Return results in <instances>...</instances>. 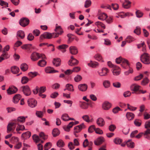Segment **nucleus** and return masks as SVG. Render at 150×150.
<instances>
[{"label": "nucleus", "mask_w": 150, "mask_h": 150, "mask_svg": "<svg viewBox=\"0 0 150 150\" xmlns=\"http://www.w3.org/2000/svg\"><path fill=\"white\" fill-rule=\"evenodd\" d=\"M27 117L19 116L17 118V121L18 122H20L21 123H23L25 122V119Z\"/></svg>", "instance_id": "473e14b6"}, {"label": "nucleus", "mask_w": 150, "mask_h": 150, "mask_svg": "<svg viewBox=\"0 0 150 150\" xmlns=\"http://www.w3.org/2000/svg\"><path fill=\"white\" fill-rule=\"evenodd\" d=\"M98 65V64L96 62H93L91 61L88 64V65L93 68H95Z\"/></svg>", "instance_id": "4c0bfd02"}, {"label": "nucleus", "mask_w": 150, "mask_h": 150, "mask_svg": "<svg viewBox=\"0 0 150 150\" xmlns=\"http://www.w3.org/2000/svg\"><path fill=\"white\" fill-rule=\"evenodd\" d=\"M86 126L83 123L77 125L74 127V134L76 135V133L80 132L83 129L85 128Z\"/></svg>", "instance_id": "423d86ee"}, {"label": "nucleus", "mask_w": 150, "mask_h": 150, "mask_svg": "<svg viewBox=\"0 0 150 150\" xmlns=\"http://www.w3.org/2000/svg\"><path fill=\"white\" fill-rule=\"evenodd\" d=\"M32 45L31 44H25L22 46L21 47L24 50L29 49L31 48Z\"/></svg>", "instance_id": "ea45409f"}, {"label": "nucleus", "mask_w": 150, "mask_h": 150, "mask_svg": "<svg viewBox=\"0 0 150 150\" xmlns=\"http://www.w3.org/2000/svg\"><path fill=\"white\" fill-rule=\"evenodd\" d=\"M17 88L14 86L10 87L7 90V93L9 95H11L16 93L18 91Z\"/></svg>", "instance_id": "9b49d317"}, {"label": "nucleus", "mask_w": 150, "mask_h": 150, "mask_svg": "<svg viewBox=\"0 0 150 150\" xmlns=\"http://www.w3.org/2000/svg\"><path fill=\"white\" fill-rule=\"evenodd\" d=\"M69 116L68 115L66 114H63L61 117L62 119L64 121H68V118Z\"/></svg>", "instance_id": "3c124183"}, {"label": "nucleus", "mask_w": 150, "mask_h": 150, "mask_svg": "<svg viewBox=\"0 0 150 150\" xmlns=\"http://www.w3.org/2000/svg\"><path fill=\"white\" fill-rule=\"evenodd\" d=\"M134 32L137 35H139L141 33L140 28L139 26H137L136 27V29L134 30Z\"/></svg>", "instance_id": "8fccbe9b"}, {"label": "nucleus", "mask_w": 150, "mask_h": 150, "mask_svg": "<svg viewBox=\"0 0 150 150\" xmlns=\"http://www.w3.org/2000/svg\"><path fill=\"white\" fill-rule=\"evenodd\" d=\"M127 118L128 120H133L134 117V114L130 112H127L126 115Z\"/></svg>", "instance_id": "393cba45"}, {"label": "nucleus", "mask_w": 150, "mask_h": 150, "mask_svg": "<svg viewBox=\"0 0 150 150\" xmlns=\"http://www.w3.org/2000/svg\"><path fill=\"white\" fill-rule=\"evenodd\" d=\"M82 79V77L81 75H77L74 78L75 81L78 82L81 81Z\"/></svg>", "instance_id": "864d4df0"}, {"label": "nucleus", "mask_w": 150, "mask_h": 150, "mask_svg": "<svg viewBox=\"0 0 150 150\" xmlns=\"http://www.w3.org/2000/svg\"><path fill=\"white\" fill-rule=\"evenodd\" d=\"M59 131L57 129H53L52 134L54 137H56L59 135Z\"/></svg>", "instance_id": "f704fd0d"}, {"label": "nucleus", "mask_w": 150, "mask_h": 150, "mask_svg": "<svg viewBox=\"0 0 150 150\" xmlns=\"http://www.w3.org/2000/svg\"><path fill=\"white\" fill-rule=\"evenodd\" d=\"M19 71V69L16 66L12 67L11 68V71L14 74H16L18 73Z\"/></svg>", "instance_id": "2f4dec72"}, {"label": "nucleus", "mask_w": 150, "mask_h": 150, "mask_svg": "<svg viewBox=\"0 0 150 150\" xmlns=\"http://www.w3.org/2000/svg\"><path fill=\"white\" fill-rule=\"evenodd\" d=\"M57 145L59 147H63L64 145V143L62 140H59L57 142Z\"/></svg>", "instance_id": "a19ab883"}, {"label": "nucleus", "mask_w": 150, "mask_h": 150, "mask_svg": "<svg viewBox=\"0 0 150 150\" xmlns=\"http://www.w3.org/2000/svg\"><path fill=\"white\" fill-rule=\"evenodd\" d=\"M21 96L19 94L16 95L13 97V102L15 103H18L20 98H21Z\"/></svg>", "instance_id": "a878e982"}, {"label": "nucleus", "mask_w": 150, "mask_h": 150, "mask_svg": "<svg viewBox=\"0 0 150 150\" xmlns=\"http://www.w3.org/2000/svg\"><path fill=\"white\" fill-rule=\"evenodd\" d=\"M127 108L131 111H133L135 110L137 108L136 107L131 106L128 104H127Z\"/></svg>", "instance_id": "69168bd1"}, {"label": "nucleus", "mask_w": 150, "mask_h": 150, "mask_svg": "<svg viewBox=\"0 0 150 150\" xmlns=\"http://www.w3.org/2000/svg\"><path fill=\"white\" fill-rule=\"evenodd\" d=\"M30 22L29 19L26 18H23L19 21L20 24L23 27H25L28 25Z\"/></svg>", "instance_id": "20e7f679"}, {"label": "nucleus", "mask_w": 150, "mask_h": 150, "mask_svg": "<svg viewBox=\"0 0 150 150\" xmlns=\"http://www.w3.org/2000/svg\"><path fill=\"white\" fill-rule=\"evenodd\" d=\"M31 133L29 131H27L25 133H23L21 135V137L24 139H27L29 138L31 136Z\"/></svg>", "instance_id": "b1692460"}, {"label": "nucleus", "mask_w": 150, "mask_h": 150, "mask_svg": "<svg viewBox=\"0 0 150 150\" xmlns=\"http://www.w3.org/2000/svg\"><path fill=\"white\" fill-rule=\"evenodd\" d=\"M17 35L18 37H19L20 38L23 39L25 37V33L23 31L20 30L17 32Z\"/></svg>", "instance_id": "5701e85b"}, {"label": "nucleus", "mask_w": 150, "mask_h": 150, "mask_svg": "<svg viewBox=\"0 0 150 150\" xmlns=\"http://www.w3.org/2000/svg\"><path fill=\"white\" fill-rule=\"evenodd\" d=\"M141 60L143 63L146 64H150V55L147 53H144L141 56Z\"/></svg>", "instance_id": "f03ea898"}, {"label": "nucleus", "mask_w": 150, "mask_h": 150, "mask_svg": "<svg viewBox=\"0 0 150 150\" xmlns=\"http://www.w3.org/2000/svg\"><path fill=\"white\" fill-rule=\"evenodd\" d=\"M126 41L128 43H130L135 40L134 38L132 37L129 36L126 38Z\"/></svg>", "instance_id": "a18cd8bd"}, {"label": "nucleus", "mask_w": 150, "mask_h": 150, "mask_svg": "<svg viewBox=\"0 0 150 150\" xmlns=\"http://www.w3.org/2000/svg\"><path fill=\"white\" fill-rule=\"evenodd\" d=\"M80 107L82 109H87L88 108V104L85 102H83L80 104Z\"/></svg>", "instance_id": "49530a36"}, {"label": "nucleus", "mask_w": 150, "mask_h": 150, "mask_svg": "<svg viewBox=\"0 0 150 150\" xmlns=\"http://www.w3.org/2000/svg\"><path fill=\"white\" fill-rule=\"evenodd\" d=\"M104 44L107 46H110L111 45V43L110 40L106 39L104 40Z\"/></svg>", "instance_id": "338daca9"}, {"label": "nucleus", "mask_w": 150, "mask_h": 150, "mask_svg": "<svg viewBox=\"0 0 150 150\" xmlns=\"http://www.w3.org/2000/svg\"><path fill=\"white\" fill-rule=\"evenodd\" d=\"M29 79L26 76H23L22 77L21 81L22 83L25 84L27 83L29 81Z\"/></svg>", "instance_id": "37998d69"}, {"label": "nucleus", "mask_w": 150, "mask_h": 150, "mask_svg": "<svg viewBox=\"0 0 150 150\" xmlns=\"http://www.w3.org/2000/svg\"><path fill=\"white\" fill-rule=\"evenodd\" d=\"M70 52L72 54H76L78 52V51L77 48L74 46H71L69 48Z\"/></svg>", "instance_id": "2eb2a0df"}, {"label": "nucleus", "mask_w": 150, "mask_h": 150, "mask_svg": "<svg viewBox=\"0 0 150 150\" xmlns=\"http://www.w3.org/2000/svg\"><path fill=\"white\" fill-rule=\"evenodd\" d=\"M36 114L38 117H42L43 116V113L41 111H36Z\"/></svg>", "instance_id": "052dcab7"}, {"label": "nucleus", "mask_w": 150, "mask_h": 150, "mask_svg": "<svg viewBox=\"0 0 150 150\" xmlns=\"http://www.w3.org/2000/svg\"><path fill=\"white\" fill-rule=\"evenodd\" d=\"M111 103L108 101H105L104 102V110H108L111 107Z\"/></svg>", "instance_id": "4be33fe9"}, {"label": "nucleus", "mask_w": 150, "mask_h": 150, "mask_svg": "<svg viewBox=\"0 0 150 150\" xmlns=\"http://www.w3.org/2000/svg\"><path fill=\"white\" fill-rule=\"evenodd\" d=\"M66 88H67V90L70 91H74V89L72 85L70 84H67L65 86Z\"/></svg>", "instance_id": "72a5a7b5"}, {"label": "nucleus", "mask_w": 150, "mask_h": 150, "mask_svg": "<svg viewBox=\"0 0 150 150\" xmlns=\"http://www.w3.org/2000/svg\"><path fill=\"white\" fill-rule=\"evenodd\" d=\"M68 46L67 45L63 44L59 45L58 47V49L59 50L63 49V50L62 51V52L64 53L66 51V49L67 48Z\"/></svg>", "instance_id": "bb28decb"}, {"label": "nucleus", "mask_w": 150, "mask_h": 150, "mask_svg": "<svg viewBox=\"0 0 150 150\" xmlns=\"http://www.w3.org/2000/svg\"><path fill=\"white\" fill-rule=\"evenodd\" d=\"M54 31L56 32H57L58 31L59 32V33H60V35H61L63 33V31L61 26H58L57 24H56V28L54 29Z\"/></svg>", "instance_id": "c85d7f7f"}, {"label": "nucleus", "mask_w": 150, "mask_h": 150, "mask_svg": "<svg viewBox=\"0 0 150 150\" xmlns=\"http://www.w3.org/2000/svg\"><path fill=\"white\" fill-rule=\"evenodd\" d=\"M122 142V140L118 138H115L114 140V142L117 144H120Z\"/></svg>", "instance_id": "09e8293b"}, {"label": "nucleus", "mask_w": 150, "mask_h": 150, "mask_svg": "<svg viewBox=\"0 0 150 150\" xmlns=\"http://www.w3.org/2000/svg\"><path fill=\"white\" fill-rule=\"evenodd\" d=\"M40 58L45 59L46 57L43 54H40L36 52H33L30 55L31 59L33 61H36Z\"/></svg>", "instance_id": "f257e3e1"}, {"label": "nucleus", "mask_w": 150, "mask_h": 150, "mask_svg": "<svg viewBox=\"0 0 150 150\" xmlns=\"http://www.w3.org/2000/svg\"><path fill=\"white\" fill-rule=\"evenodd\" d=\"M113 86L117 88H120L121 86V83L118 82H115L113 83Z\"/></svg>", "instance_id": "e2e57ef3"}, {"label": "nucleus", "mask_w": 150, "mask_h": 150, "mask_svg": "<svg viewBox=\"0 0 150 150\" xmlns=\"http://www.w3.org/2000/svg\"><path fill=\"white\" fill-rule=\"evenodd\" d=\"M52 36V33L48 32H45L41 35L40 37V39L43 40L44 39H50Z\"/></svg>", "instance_id": "1a4fd4ad"}, {"label": "nucleus", "mask_w": 150, "mask_h": 150, "mask_svg": "<svg viewBox=\"0 0 150 150\" xmlns=\"http://www.w3.org/2000/svg\"><path fill=\"white\" fill-rule=\"evenodd\" d=\"M74 125V122H70L68 125H67L66 128L65 129V130L67 132L69 131L70 128L72 127Z\"/></svg>", "instance_id": "79ce46f5"}, {"label": "nucleus", "mask_w": 150, "mask_h": 150, "mask_svg": "<svg viewBox=\"0 0 150 150\" xmlns=\"http://www.w3.org/2000/svg\"><path fill=\"white\" fill-rule=\"evenodd\" d=\"M32 137L33 140L35 142L38 143L40 141V139L39 136L36 134L33 135Z\"/></svg>", "instance_id": "de8ad7c7"}, {"label": "nucleus", "mask_w": 150, "mask_h": 150, "mask_svg": "<svg viewBox=\"0 0 150 150\" xmlns=\"http://www.w3.org/2000/svg\"><path fill=\"white\" fill-rule=\"evenodd\" d=\"M79 61L76 59H70L69 61L68 64L71 66L77 65L79 63Z\"/></svg>", "instance_id": "6ab92c4d"}, {"label": "nucleus", "mask_w": 150, "mask_h": 150, "mask_svg": "<svg viewBox=\"0 0 150 150\" xmlns=\"http://www.w3.org/2000/svg\"><path fill=\"white\" fill-rule=\"evenodd\" d=\"M113 75L117 76L120 73L121 69L118 67L115 66L112 70Z\"/></svg>", "instance_id": "f8f14e48"}, {"label": "nucleus", "mask_w": 150, "mask_h": 150, "mask_svg": "<svg viewBox=\"0 0 150 150\" xmlns=\"http://www.w3.org/2000/svg\"><path fill=\"white\" fill-rule=\"evenodd\" d=\"M20 68L23 71H25L28 69V66L26 64L23 63L21 65Z\"/></svg>", "instance_id": "c9c22d12"}, {"label": "nucleus", "mask_w": 150, "mask_h": 150, "mask_svg": "<svg viewBox=\"0 0 150 150\" xmlns=\"http://www.w3.org/2000/svg\"><path fill=\"white\" fill-rule=\"evenodd\" d=\"M97 124L100 126L103 125V119L102 118H99L97 120Z\"/></svg>", "instance_id": "e433bc0d"}, {"label": "nucleus", "mask_w": 150, "mask_h": 150, "mask_svg": "<svg viewBox=\"0 0 150 150\" xmlns=\"http://www.w3.org/2000/svg\"><path fill=\"white\" fill-rule=\"evenodd\" d=\"M131 3L128 0H125L122 4V6L125 8L128 9L131 7Z\"/></svg>", "instance_id": "a211bd4d"}, {"label": "nucleus", "mask_w": 150, "mask_h": 150, "mask_svg": "<svg viewBox=\"0 0 150 150\" xmlns=\"http://www.w3.org/2000/svg\"><path fill=\"white\" fill-rule=\"evenodd\" d=\"M145 128L147 129L145 131V134L150 133V121H147L145 122L144 125Z\"/></svg>", "instance_id": "f3484780"}, {"label": "nucleus", "mask_w": 150, "mask_h": 150, "mask_svg": "<svg viewBox=\"0 0 150 150\" xmlns=\"http://www.w3.org/2000/svg\"><path fill=\"white\" fill-rule=\"evenodd\" d=\"M94 58L99 61L103 62L102 57L99 54H96L94 56Z\"/></svg>", "instance_id": "58836bf2"}, {"label": "nucleus", "mask_w": 150, "mask_h": 150, "mask_svg": "<svg viewBox=\"0 0 150 150\" xmlns=\"http://www.w3.org/2000/svg\"><path fill=\"white\" fill-rule=\"evenodd\" d=\"M78 88L79 91L84 92L87 90L88 86L86 84H81L78 85Z\"/></svg>", "instance_id": "4468645a"}, {"label": "nucleus", "mask_w": 150, "mask_h": 150, "mask_svg": "<svg viewBox=\"0 0 150 150\" xmlns=\"http://www.w3.org/2000/svg\"><path fill=\"white\" fill-rule=\"evenodd\" d=\"M45 70V72L47 73H51L58 72V71H57L52 69L51 67H46Z\"/></svg>", "instance_id": "c756f323"}, {"label": "nucleus", "mask_w": 150, "mask_h": 150, "mask_svg": "<svg viewBox=\"0 0 150 150\" xmlns=\"http://www.w3.org/2000/svg\"><path fill=\"white\" fill-rule=\"evenodd\" d=\"M136 16L138 18H141L143 15V13L139 11H137L136 12Z\"/></svg>", "instance_id": "774afa93"}, {"label": "nucleus", "mask_w": 150, "mask_h": 150, "mask_svg": "<svg viewBox=\"0 0 150 150\" xmlns=\"http://www.w3.org/2000/svg\"><path fill=\"white\" fill-rule=\"evenodd\" d=\"M126 144L129 148H133L134 146V143L131 140H129L126 143Z\"/></svg>", "instance_id": "cd10ccee"}, {"label": "nucleus", "mask_w": 150, "mask_h": 150, "mask_svg": "<svg viewBox=\"0 0 150 150\" xmlns=\"http://www.w3.org/2000/svg\"><path fill=\"white\" fill-rule=\"evenodd\" d=\"M140 86L138 85L134 84L132 85L131 86V90L133 91L132 93H135L136 94H138V91L139 90Z\"/></svg>", "instance_id": "9d476101"}, {"label": "nucleus", "mask_w": 150, "mask_h": 150, "mask_svg": "<svg viewBox=\"0 0 150 150\" xmlns=\"http://www.w3.org/2000/svg\"><path fill=\"white\" fill-rule=\"evenodd\" d=\"M110 83L109 81L106 80L104 81V86L105 88H108L110 87Z\"/></svg>", "instance_id": "5fc2aeb1"}, {"label": "nucleus", "mask_w": 150, "mask_h": 150, "mask_svg": "<svg viewBox=\"0 0 150 150\" xmlns=\"http://www.w3.org/2000/svg\"><path fill=\"white\" fill-rule=\"evenodd\" d=\"M47 64L46 62L44 59H42L39 61L38 63V66L41 67L45 66Z\"/></svg>", "instance_id": "7c9ffc66"}, {"label": "nucleus", "mask_w": 150, "mask_h": 150, "mask_svg": "<svg viewBox=\"0 0 150 150\" xmlns=\"http://www.w3.org/2000/svg\"><path fill=\"white\" fill-rule=\"evenodd\" d=\"M25 129L24 126L22 125H19L16 128V131L17 132H18L20 130H23Z\"/></svg>", "instance_id": "c03bdc74"}, {"label": "nucleus", "mask_w": 150, "mask_h": 150, "mask_svg": "<svg viewBox=\"0 0 150 150\" xmlns=\"http://www.w3.org/2000/svg\"><path fill=\"white\" fill-rule=\"evenodd\" d=\"M149 82V80L147 78H144L142 81L141 84L143 85H145Z\"/></svg>", "instance_id": "680f3d73"}, {"label": "nucleus", "mask_w": 150, "mask_h": 150, "mask_svg": "<svg viewBox=\"0 0 150 150\" xmlns=\"http://www.w3.org/2000/svg\"><path fill=\"white\" fill-rule=\"evenodd\" d=\"M91 3L90 0H87L85 2L84 7L86 8L89 7L91 5Z\"/></svg>", "instance_id": "4d7b16f0"}, {"label": "nucleus", "mask_w": 150, "mask_h": 150, "mask_svg": "<svg viewBox=\"0 0 150 150\" xmlns=\"http://www.w3.org/2000/svg\"><path fill=\"white\" fill-rule=\"evenodd\" d=\"M15 123L13 122H11L9 123L7 126V132L9 133L12 130H13L15 128V127H13Z\"/></svg>", "instance_id": "dca6fc26"}, {"label": "nucleus", "mask_w": 150, "mask_h": 150, "mask_svg": "<svg viewBox=\"0 0 150 150\" xmlns=\"http://www.w3.org/2000/svg\"><path fill=\"white\" fill-rule=\"evenodd\" d=\"M53 64L56 67L59 66L61 64V60L59 58L54 59L52 62Z\"/></svg>", "instance_id": "412c9836"}, {"label": "nucleus", "mask_w": 150, "mask_h": 150, "mask_svg": "<svg viewBox=\"0 0 150 150\" xmlns=\"http://www.w3.org/2000/svg\"><path fill=\"white\" fill-rule=\"evenodd\" d=\"M82 118L86 122H89V119L90 118V117L88 115H83L82 117Z\"/></svg>", "instance_id": "bf43d9fd"}, {"label": "nucleus", "mask_w": 150, "mask_h": 150, "mask_svg": "<svg viewBox=\"0 0 150 150\" xmlns=\"http://www.w3.org/2000/svg\"><path fill=\"white\" fill-rule=\"evenodd\" d=\"M38 73L36 72H30L28 73L29 76L31 78H33L37 76Z\"/></svg>", "instance_id": "6e6d98bb"}, {"label": "nucleus", "mask_w": 150, "mask_h": 150, "mask_svg": "<svg viewBox=\"0 0 150 150\" xmlns=\"http://www.w3.org/2000/svg\"><path fill=\"white\" fill-rule=\"evenodd\" d=\"M28 105L32 108L35 107L37 104V101L33 98L29 99L28 100Z\"/></svg>", "instance_id": "6e6552de"}, {"label": "nucleus", "mask_w": 150, "mask_h": 150, "mask_svg": "<svg viewBox=\"0 0 150 150\" xmlns=\"http://www.w3.org/2000/svg\"><path fill=\"white\" fill-rule=\"evenodd\" d=\"M115 62L117 64H118L122 62L121 65L125 68H126V66H129V64L128 60L122 58L121 57L117 58L115 59Z\"/></svg>", "instance_id": "7ed1b4c3"}, {"label": "nucleus", "mask_w": 150, "mask_h": 150, "mask_svg": "<svg viewBox=\"0 0 150 150\" xmlns=\"http://www.w3.org/2000/svg\"><path fill=\"white\" fill-rule=\"evenodd\" d=\"M109 129L111 132H113L116 128V127L115 125H111L109 126Z\"/></svg>", "instance_id": "13d9d810"}, {"label": "nucleus", "mask_w": 150, "mask_h": 150, "mask_svg": "<svg viewBox=\"0 0 150 150\" xmlns=\"http://www.w3.org/2000/svg\"><path fill=\"white\" fill-rule=\"evenodd\" d=\"M121 110V108L119 107H116L112 109V111L114 114H116L119 111Z\"/></svg>", "instance_id": "603ef678"}, {"label": "nucleus", "mask_w": 150, "mask_h": 150, "mask_svg": "<svg viewBox=\"0 0 150 150\" xmlns=\"http://www.w3.org/2000/svg\"><path fill=\"white\" fill-rule=\"evenodd\" d=\"M46 87L45 86H42L40 87L39 89V93H42L44 92L46 90Z\"/></svg>", "instance_id": "0e129e2a"}, {"label": "nucleus", "mask_w": 150, "mask_h": 150, "mask_svg": "<svg viewBox=\"0 0 150 150\" xmlns=\"http://www.w3.org/2000/svg\"><path fill=\"white\" fill-rule=\"evenodd\" d=\"M103 142V137H100L97 138L94 141V143L95 145H99L101 144Z\"/></svg>", "instance_id": "aec40b11"}, {"label": "nucleus", "mask_w": 150, "mask_h": 150, "mask_svg": "<svg viewBox=\"0 0 150 150\" xmlns=\"http://www.w3.org/2000/svg\"><path fill=\"white\" fill-rule=\"evenodd\" d=\"M95 25H97L98 27L96 30H94L96 32L99 33L103 32V24L102 23L99 21L95 23Z\"/></svg>", "instance_id": "0eeeda50"}, {"label": "nucleus", "mask_w": 150, "mask_h": 150, "mask_svg": "<svg viewBox=\"0 0 150 150\" xmlns=\"http://www.w3.org/2000/svg\"><path fill=\"white\" fill-rule=\"evenodd\" d=\"M104 20H105L106 22L108 24L111 23L112 21V18L111 17L108 16L107 14L104 13Z\"/></svg>", "instance_id": "ddd939ff"}, {"label": "nucleus", "mask_w": 150, "mask_h": 150, "mask_svg": "<svg viewBox=\"0 0 150 150\" xmlns=\"http://www.w3.org/2000/svg\"><path fill=\"white\" fill-rule=\"evenodd\" d=\"M22 91L25 95L28 96L30 95L31 93V90L28 86H23L21 87Z\"/></svg>", "instance_id": "39448f33"}]
</instances>
